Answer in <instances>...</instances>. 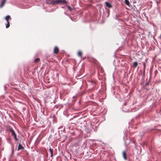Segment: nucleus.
Wrapping results in <instances>:
<instances>
[{
  "label": "nucleus",
  "mask_w": 161,
  "mask_h": 161,
  "mask_svg": "<svg viewBox=\"0 0 161 161\" xmlns=\"http://www.w3.org/2000/svg\"><path fill=\"white\" fill-rule=\"evenodd\" d=\"M56 4H61L67 5V2L66 0H55Z\"/></svg>",
  "instance_id": "f257e3e1"
},
{
  "label": "nucleus",
  "mask_w": 161,
  "mask_h": 161,
  "mask_svg": "<svg viewBox=\"0 0 161 161\" xmlns=\"http://www.w3.org/2000/svg\"><path fill=\"white\" fill-rule=\"evenodd\" d=\"M46 3L47 4L52 6L56 4L55 0H46Z\"/></svg>",
  "instance_id": "f03ea898"
},
{
  "label": "nucleus",
  "mask_w": 161,
  "mask_h": 161,
  "mask_svg": "<svg viewBox=\"0 0 161 161\" xmlns=\"http://www.w3.org/2000/svg\"><path fill=\"white\" fill-rule=\"evenodd\" d=\"M5 19L7 23H8V22H9V21L10 20L12 19L11 18V17L9 15L6 16L5 17Z\"/></svg>",
  "instance_id": "7ed1b4c3"
},
{
  "label": "nucleus",
  "mask_w": 161,
  "mask_h": 161,
  "mask_svg": "<svg viewBox=\"0 0 161 161\" xmlns=\"http://www.w3.org/2000/svg\"><path fill=\"white\" fill-rule=\"evenodd\" d=\"M8 130L9 131L11 132L12 136L16 134L14 130L12 127H9Z\"/></svg>",
  "instance_id": "20e7f679"
},
{
  "label": "nucleus",
  "mask_w": 161,
  "mask_h": 161,
  "mask_svg": "<svg viewBox=\"0 0 161 161\" xmlns=\"http://www.w3.org/2000/svg\"><path fill=\"white\" fill-rule=\"evenodd\" d=\"M59 52V49L58 47H55L54 49L53 53H54L57 54Z\"/></svg>",
  "instance_id": "39448f33"
},
{
  "label": "nucleus",
  "mask_w": 161,
  "mask_h": 161,
  "mask_svg": "<svg viewBox=\"0 0 161 161\" xmlns=\"http://www.w3.org/2000/svg\"><path fill=\"white\" fill-rule=\"evenodd\" d=\"M6 0H2L0 5V8H2L5 4Z\"/></svg>",
  "instance_id": "423d86ee"
},
{
  "label": "nucleus",
  "mask_w": 161,
  "mask_h": 161,
  "mask_svg": "<svg viewBox=\"0 0 161 161\" xmlns=\"http://www.w3.org/2000/svg\"><path fill=\"white\" fill-rule=\"evenodd\" d=\"M24 149V148L21 144H19V145L18 148L17 149V150L18 151L19 150H23Z\"/></svg>",
  "instance_id": "0eeeda50"
},
{
  "label": "nucleus",
  "mask_w": 161,
  "mask_h": 161,
  "mask_svg": "<svg viewBox=\"0 0 161 161\" xmlns=\"http://www.w3.org/2000/svg\"><path fill=\"white\" fill-rule=\"evenodd\" d=\"M122 155L124 159L126 160L127 159L126 154L125 151L123 152Z\"/></svg>",
  "instance_id": "6e6552de"
},
{
  "label": "nucleus",
  "mask_w": 161,
  "mask_h": 161,
  "mask_svg": "<svg viewBox=\"0 0 161 161\" xmlns=\"http://www.w3.org/2000/svg\"><path fill=\"white\" fill-rule=\"evenodd\" d=\"M106 6L108 8H110L112 7V5L109 3L106 2L105 3Z\"/></svg>",
  "instance_id": "1a4fd4ad"
},
{
  "label": "nucleus",
  "mask_w": 161,
  "mask_h": 161,
  "mask_svg": "<svg viewBox=\"0 0 161 161\" xmlns=\"http://www.w3.org/2000/svg\"><path fill=\"white\" fill-rule=\"evenodd\" d=\"M138 65V63L137 62H133V66L134 67L136 68V67Z\"/></svg>",
  "instance_id": "9d476101"
},
{
  "label": "nucleus",
  "mask_w": 161,
  "mask_h": 161,
  "mask_svg": "<svg viewBox=\"0 0 161 161\" xmlns=\"http://www.w3.org/2000/svg\"><path fill=\"white\" fill-rule=\"evenodd\" d=\"M12 136H13L15 141H17L18 140V139L17 137V135L16 134L12 135Z\"/></svg>",
  "instance_id": "9b49d317"
},
{
  "label": "nucleus",
  "mask_w": 161,
  "mask_h": 161,
  "mask_svg": "<svg viewBox=\"0 0 161 161\" xmlns=\"http://www.w3.org/2000/svg\"><path fill=\"white\" fill-rule=\"evenodd\" d=\"M125 2L126 4L128 6H130V3L128 0H125Z\"/></svg>",
  "instance_id": "f8f14e48"
},
{
  "label": "nucleus",
  "mask_w": 161,
  "mask_h": 161,
  "mask_svg": "<svg viewBox=\"0 0 161 161\" xmlns=\"http://www.w3.org/2000/svg\"><path fill=\"white\" fill-rule=\"evenodd\" d=\"M49 150L51 153V157H52L53 156V151L51 148H50Z\"/></svg>",
  "instance_id": "ddd939ff"
},
{
  "label": "nucleus",
  "mask_w": 161,
  "mask_h": 161,
  "mask_svg": "<svg viewBox=\"0 0 161 161\" xmlns=\"http://www.w3.org/2000/svg\"><path fill=\"white\" fill-rule=\"evenodd\" d=\"M78 55L79 57H82V55L81 52L80 51H79L78 52Z\"/></svg>",
  "instance_id": "4468645a"
},
{
  "label": "nucleus",
  "mask_w": 161,
  "mask_h": 161,
  "mask_svg": "<svg viewBox=\"0 0 161 161\" xmlns=\"http://www.w3.org/2000/svg\"><path fill=\"white\" fill-rule=\"evenodd\" d=\"M68 9H69V10L70 11H72L73 9V8H71L70 6H67Z\"/></svg>",
  "instance_id": "2eb2a0df"
},
{
  "label": "nucleus",
  "mask_w": 161,
  "mask_h": 161,
  "mask_svg": "<svg viewBox=\"0 0 161 161\" xmlns=\"http://www.w3.org/2000/svg\"><path fill=\"white\" fill-rule=\"evenodd\" d=\"M39 60H40V58H36L34 60V62L35 63H37V62H38L39 61Z\"/></svg>",
  "instance_id": "dca6fc26"
},
{
  "label": "nucleus",
  "mask_w": 161,
  "mask_h": 161,
  "mask_svg": "<svg viewBox=\"0 0 161 161\" xmlns=\"http://www.w3.org/2000/svg\"><path fill=\"white\" fill-rule=\"evenodd\" d=\"M9 26H10L9 22H8V23H7V24L6 25V28H8Z\"/></svg>",
  "instance_id": "f3484780"
},
{
  "label": "nucleus",
  "mask_w": 161,
  "mask_h": 161,
  "mask_svg": "<svg viewBox=\"0 0 161 161\" xmlns=\"http://www.w3.org/2000/svg\"><path fill=\"white\" fill-rule=\"evenodd\" d=\"M126 137L125 136V137H124L123 140H124V141L125 143V144H126V143H127V142H126Z\"/></svg>",
  "instance_id": "a211bd4d"
},
{
  "label": "nucleus",
  "mask_w": 161,
  "mask_h": 161,
  "mask_svg": "<svg viewBox=\"0 0 161 161\" xmlns=\"http://www.w3.org/2000/svg\"><path fill=\"white\" fill-rule=\"evenodd\" d=\"M143 64V67H144V68H143V69H144V70L145 71V67H146V65H145V62H143L142 63Z\"/></svg>",
  "instance_id": "6ab92c4d"
},
{
  "label": "nucleus",
  "mask_w": 161,
  "mask_h": 161,
  "mask_svg": "<svg viewBox=\"0 0 161 161\" xmlns=\"http://www.w3.org/2000/svg\"><path fill=\"white\" fill-rule=\"evenodd\" d=\"M13 153H14V149H12V154H11V156L13 155Z\"/></svg>",
  "instance_id": "aec40b11"
},
{
  "label": "nucleus",
  "mask_w": 161,
  "mask_h": 161,
  "mask_svg": "<svg viewBox=\"0 0 161 161\" xmlns=\"http://www.w3.org/2000/svg\"><path fill=\"white\" fill-rule=\"evenodd\" d=\"M64 14L66 15H68L66 13V12H64Z\"/></svg>",
  "instance_id": "412c9836"
},
{
  "label": "nucleus",
  "mask_w": 161,
  "mask_h": 161,
  "mask_svg": "<svg viewBox=\"0 0 161 161\" xmlns=\"http://www.w3.org/2000/svg\"><path fill=\"white\" fill-rule=\"evenodd\" d=\"M75 96H73V98H75Z\"/></svg>",
  "instance_id": "4be33fe9"
},
{
  "label": "nucleus",
  "mask_w": 161,
  "mask_h": 161,
  "mask_svg": "<svg viewBox=\"0 0 161 161\" xmlns=\"http://www.w3.org/2000/svg\"><path fill=\"white\" fill-rule=\"evenodd\" d=\"M125 111V112H128V111Z\"/></svg>",
  "instance_id": "5701e85b"
},
{
  "label": "nucleus",
  "mask_w": 161,
  "mask_h": 161,
  "mask_svg": "<svg viewBox=\"0 0 161 161\" xmlns=\"http://www.w3.org/2000/svg\"><path fill=\"white\" fill-rule=\"evenodd\" d=\"M62 8H64V7H62Z\"/></svg>",
  "instance_id": "b1692460"
}]
</instances>
